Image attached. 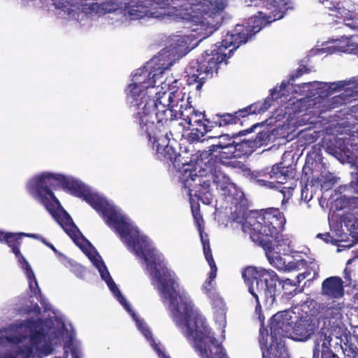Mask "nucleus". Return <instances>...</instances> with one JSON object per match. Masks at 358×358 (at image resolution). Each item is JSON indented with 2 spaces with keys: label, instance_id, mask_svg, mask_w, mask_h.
I'll list each match as a JSON object with an SVG mask.
<instances>
[{
  "label": "nucleus",
  "instance_id": "obj_3",
  "mask_svg": "<svg viewBox=\"0 0 358 358\" xmlns=\"http://www.w3.org/2000/svg\"><path fill=\"white\" fill-rule=\"evenodd\" d=\"M155 74L149 72L146 78L148 84L143 80L128 85L126 100L130 108L136 112L132 115V123L138 126L141 134L145 135L152 148L156 150L157 158L176 169L180 166L178 162L180 155L167 144L169 136H182L184 125L177 122L178 113L173 109L175 102L178 103L180 93L178 90L173 92H159L155 98L148 94L147 89L154 87Z\"/></svg>",
  "mask_w": 358,
  "mask_h": 358
},
{
  "label": "nucleus",
  "instance_id": "obj_47",
  "mask_svg": "<svg viewBox=\"0 0 358 358\" xmlns=\"http://www.w3.org/2000/svg\"><path fill=\"white\" fill-rule=\"evenodd\" d=\"M317 238L322 239L325 243H328L331 242V236L329 232L324 234H318Z\"/></svg>",
  "mask_w": 358,
  "mask_h": 358
},
{
  "label": "nucleus",
  "instance_id": "obj_31",
  "mask_svg": "<svg viewBox=\"0 0 358 358\" xmlns=\"http://www.w3.org/2000/svg\"><path fill=\"white\" fill-rule=\"evenodd\" d=\"M287 87V84L285 83H282L280 89L277 87H274L270 90V94L268 96L262 103H266L267 100L268 101L267 103L269 104V108L271 106L272 103L274 100L278 99L284 96V94L282 92V90H285Z\"/></svg>",
  "mask_w": 358,
  "mask_h": 358
},
{
  "label": "nucleus",
  "instance_id": "obj_9",
  "mask_svg": "<svg viewBox=\"0 0 358 358\" xmlns=\"http://www.w3.org/2000/svg\"><path fill=\"white\" fill-rule=\"evenodd\" d=\"M225 4L222 0H203L198 8L199 11L193 15L192 20L209 36L219 28Z\"/></svg>",
  "mask_w": 358,
  "mask_h": 358
},
{
  "label": "nucleus",
  "instance_id": "obj_49",
  "mask_svg": "<svg viewBox=\"0 0 358 358\" xmlns=\"http://www.w3.org/2000/svg\"><path fill=\"white\" fill-rule=\"evenodd\" d=\"M259 334H260V337H261V338H259V342L261 343L262 339L264 340L265 336H268V330L266 328H264V327H262L259 329Z\"/></svg>",
  "mask_w": 358,
  "mask_h": 358
},
{
  "label": "nucleus",
  "instance_id": "obj_33",
  "mask_svg": "<svg viewBox=\"0 0 358 358\" xmlns=\"http://www.w3.org/2000/svg\"><path fill=\"white\" fill-rule=\"evenodd\" d=\"M108 285L110 291L117 297L119 301L122 304L126 306L127 301L124 296L122 294L120 290L116 285L115 282L113 280L112 277H108V281L106 282Z\"/></svg>",
  "mask_w": 358,
  "mask_h": 358
},
{
  "label": "nucleus",
  "instance_id": "obj_48",
  "mask_svg": "<svg viewBox=\"0 0 358 358\" xmlns=\"http://www.w3.org/2000/svg\"><path fill=\"white\" fill-rule=\"evenodd\" d=\"M302 173L305 176V177H306L308 176V174H312L313 170L310 166H308L306 164L303 167Z\"/></svg>",
  "mask_w": 358,
  "mask_h": 358
},
{
  "label": "nucleus",
  "instance_id": "obj_53",
  "mask_svg": "<svg viewBox=\"0 0 358 358\" xmlns=\"http://www.w3.org/2000/svg\"><path fill=\"white\" fill-rule=\"evenodd\" d=\"M332 85H336L334 87V90L340 89V88L344 87V84L342 83V82H339L338 83H333Z\"/></svg>",
  "mask_w": 358,
  "mask_h": 358
},
{
  "label": "nucleus",
  "instance_id": "obj_38",
  "mask_svg": "<svg viewBox=\"0 0 358 358\" xmlns=\"http://www.w3.org/2000/svg\"><path fill=\"white\" fill-rule=\"evenodd\" d=\"M16 257L18 259V262L20 263L22 268L24 271L25 274L29 273L31 275H33V270L29 264V262L27 261L25 257L22 255L21 252L20 251L19 255H15Z\"/></svg>",
  "mask_w": 358,
  "mask_h": 358
},
{
  "label": "nucleus",
  "instance_id": "obj_20",
  "mask_svg": "<svg viewBox=\"0 0 358 358\" xmlns=\"http://www.w3.org/2000/svg\"><path fill=\"white\" fill-rule=\"evenodd\" d=\"M268 101H266V103H262V101L255 102L247 107L239 109L238 110L233 113L235 116H236L237 124L241 122V118H245L250 115L259 114L262 113H264L269 108V104L267 103Z\"/></svg>",
  "mask_w": 358,
  "mask_h": 358
},
{
  "label": "nucleus",
  "instance_id": "obj_18",
  "mask_svg": "<svg viewBox=\"0 0 358 358\" xmlns=\"http://www.w3.org/2000/svg\"><path fill=\"white\" fill-rule=\"evenodd\" d=\"M271 177L274 182V188L277 184H285L294 177V169L292 166H285L282 162L275 163L271 166Z\"/></svg>",
  "mask_w": 358,
  "mask_h": 358
},
{
  "label": "nucleus",
  "instance_id": "obj_25",
  "mask_svg": "<svg viewBox=\"0 0 358 358\" xmlns=\"http://www.w3.org/2000/svg\"><path fill=\"white\" fill-rule=\"evenodd\" d=\"M345 308L343 302L334 303V305L327 307L324 311V315L329 322L338 325L343 319V312Z\"/></svg>",
  "mask_w": 358,
  "mask_h": 358
},
{
  "label": "nucleus",
  "instance_id": "obj_27",
  "mask_svg": "<svg viewBox=\"0 0 358 358\" xmlns=\"http://www.w3.org/2000/svg\"><path fill=\"white\" fill-rule=\"evenodd\" d=\"M192 213L194 217V223L199 232V236H205L204 233V220L200 212V206L199 203L191 205Z\"/></svg>",
  "mask_w": 358,
  "mask_h": 358
},
{
  "label": "nucleus",
  "instance_id": "obj_24",
  "mask_svg": "<svg viewBox=\"0 0 358 358\" xmlns=\"http://www.w3.org/2000/svg\"><path fill=\"white\" fill-rule=\"evenodd\" d=\"M205 120L212 126V129L216 127H222L237 124L236 116L233 113H217L213 115L211 119H205Z\"/></svg>",
  "mask_w": 358,
  "mask_h": 358
},
{
  "label": "nucleus",
  "instance_id": "obj_5",
  "mask_svg": "<svg viewBox=\"0 0 358 358\" xmlns=\"http://www.w3.org/2000/svg\"><path fill=\"white\" fill-rule=\"evenodd\" d=\"M242 277L248 286L249 292L256 301L255 313L261 322L264 320L262 313L261 301L268 308L275 301L277 295L276 285L281 284L276 273L272 270L258 269L254 266H248L242 272Z\"/></svg>",
  "mask_w": 358,
  "mask_h": 358
},
{
  "label": "nucleus",
  "instance_id": "obj_1",
  "mask_svg": "<svg viewBox=\"0 0 358 358\" xmlns=\"http://www.w3.org/2000/svg\"><path fill=\"white\" fill-rule=\"evenodd\" d=\"M59 187L73 196L83 199L90 205L106 224L119 235L121 241L127 247L131 248L136 256L144 259L148 266H150L152 273H154L153 262H159L156 259L154 252L145 250L146 241L138 237V231L134 229L125 217L105 198L92 192L80 180L60 173L43 172L32 178L27 185L29 194L45 208L74 243L78 244V239L83 238V236L51 189Z\"/></svg>",
  "mask_w": 358,
  "mask_h": 358
},
{
  "label": "nucleus",
  "instance_id": "obj_44",
  "mask_svg": "<svg viewBox=\"0 0 358 358\" xmlns=\"http://www.w3.org/2000/svg\"><path fill=\"white\" fill-rule=\"evenodd\" d=\"M310 72V69H308L306 66L302 65L296 70V72L293 76V78H299L304 73H308Z\"/></svg>",
  "mask_w": 358,
  "mask_h": 358
},
{
  "label": "nucleus",
  "instance_id": "obj_50",
  "mask_svg": "<svg viewBox=\"0 0 358 358\" xmlns=\"http://www.w3.org/2000/svg\"><path fill=\"white\" fill-rule=\"evenodd\" d=\"M71 352L73 358H80L78 350L76 348H71Z\"/></svg>",
  "mask_w": 358,
  "mask_h": 358
},
{
  "label": "nucleus",
  "instance_id": "obj_51",
  "mask_svg": "<svg viewBox=\"0 0 358 358\" xmlns=\"http://www.w3.org/2000/svg\"><path fill=\"white\" fill-rule=\"evenodd\" d=\"M340 4L341 3H340L339 1H336L335 5L334 4V6L332 7L329 6V8L330 10H333L334 9V10H339L341 8V6Z\"/></svg>",
  "mask_w": 358,
  "mask_h": 358
},
{
  "label": "nucleus",
  "instance_id": "obj_7",
  "mask_svg": "<svg viewBox=\"0 0 358 358\" xmlns=\"http://www.w3.org/2000/svg\"><path fill=\"white\" fill-rule=\"evenodd\" d=\"M287 220L283 212L278 208H267L256 210V218L252 219V228L250 238L255 243L271 247V239L282 233Z\"/></svg>",
  "mask_w": 358,
  "mask_h": 358
},
{
  "label": "nucleus",
  "instance_id": "obj_58",
  "mask_svg": "<svg viewBox=\"0 0 358 358\" xmlns=\"http://www.w3.org/2000/svg\"><path fill=\"white\" fill-rule=\"evenodd\" d=\"M165 13H160V15H165Z\"/></svg>",
  "mask_w": 358,
  "mask_h": 358
},
{
  "label": "nucleus",
  "instance_id": "obj_13",
  "mask_svg": "<svg viewBox=\"0 0 358 358\" xmlns=\"http://www.w3.org/2000/svg\"><path fill=\"white\" fill-rule=\"evenodd\" d=\"M206 71L199 59L191 62L186 69L187 85H196V90L200 91L210 75Z\"/></svg>",
  "mask_w": 358,
  "mask_h": 358
},
{
  "label": "nucleus",
  "instance_id": "obj_29",
  "mask_svg": "<svg viewBox=\"0 0 358 358\" xmlns=\"http://www.w3.org/2000/svg\"><path fill=\"white\" fill-rule=\"evenodd\" d=\"M271 138L270 133L268 130L259 131L256 135L255 138H250L252 141L253 147L259 148L264 145H267Z\"/></svg>",
  "mask_w": 358,
  "mask_h": 358
},
{
  "label": "nucleus",
  "instance_id": "obj_6",
  "mask_svg": "<svg viewBox=\"0 0 358 358\" xmlns=\"http://www.w3.org/2000/svg\"><path fill=\"white\" fill-rule=\"evenodd\" d=\"M262 28V24L259 20H255L252 24L248 27L236 25L231 32L227 34L225 38L222 41L221 45L215 44L210 53L208 50H206L199 58L203 67L207 70L206 72L212 76L213 71H217L218 66L226 59L227 53L225 52L228 48L231 46L235 48H238L260 31Z\"/></svg>",
  "mask_w": 358,
  "mask_h": 358
},
{
  "label": "nucleus",
  "instance_id": "obj_57",
  "mask_svg": "<svg viewBox=\"0 0 358 358\" xmlns=\"http://www.w3.org/2000/svg\"><path fill=\"white\" fill-rule=\"evenodd\" d=\"M353 358H358V352H357V353H356V354L355 355V356L353 357Z\"/></svg>",
  "mask_w": 358,
  "mask_h": 358
},
{
  "label": "nucleus",
  "instance_id": "obj_36",
  "mask_svg": "<svg viewBox=\"0 0 358 358\" xmlns=\"http://www.w3.org/2000/svg\"><path fill=\"white\" fill-rule=\"evenodd\" d=\"M301 269H305V271L310 272V278L308 280H312L318 277L319 274V265L315 262H307V266Z\"/></svg>",
  "mask_w": 358,
  "mask_h": 358
},
{
  "label": "nucleus",
  "instance_id": "obj_46",
  "mask_svg": "<svg viewBox=\"0 0 358 358\" xmlns=\"http://www.w3.org/2000/svg\"><path fill=\"white\" fill-rule=\"evenodd\" d=\"M37 236V239L40 240L43 244L50 248L54 252H57V248L52 243L46 241L43 237L39 236V235Z\"/></svg>",
  "mask_w": 358,
  "mask_h": 358
},
{
  "label": "nucleus",
  "instance_id": "obj_45",
  "mask_svg": "<svg viewBox=\"0 0 358 358\" xmlns=\"http://www.w3.org/2000/svg\"><path fill=\"white\" fill-rule=\"evenodd\" d=\"M209 266L210 268V271L209 273L208 278L209 280L213 281L216 277L217 268L216 266V264L209 265Z\"/></svg>",
  "mask_w": 358,
  "mask_h": 358
},
{
  "label": "nucleus",
  "instance_id": "obj_11",
  "mask_svg": "<svg viewBox=\"0 0 358 358\" xmlns=\"http://www.w3.org/2000/svg\"><path fill=\"white\" fill-rule=\"evenodd\" d=\"M247 6H258L262 4L268 10V15L264 17L255 16L249 19L245 27H250L255 20H259L262 24V29L273 21L282 19L289 8L290 0H243Z\"/></svg>",
  "mask_w": 358,
  "mask_h": 358
},
{
  "label": "nucleus",
  "instance_id": "obj_2",
  "mask_svg": "<svg viewBox=\"0 0 358 358\" xmlns=\"http://www.w3.org/2000/svg\"><path fill=\"white\" fill-rule=\"evenodd\" d=\"M154 278L159 283V290L164 299H169L172 308V317L177 325L179 318L182 319L187 328L185 336L193 338L194 348L201 358H229L221 343L211 333L206 320L195 313L193 304L185 295L181 294L174 272L162 262L154 260ZM290 311H279L271 318V344L266 349L262 348V358H289L285 345L279 338L291 336L292 324Z\"/></svg>",
  "mask_w": 358,
  "mask_h": 358
},
{
  "label": "nucleus",
  "instance_id": "obj_21",
  "mask_svg": "<svg viewBox=\"0 0 358 358\" xmlns=\"http://www.w3.org/2000/svg\"><path fill=\"white\" fill-rule=\"evenodd\" d=\"M271 171V166H267L261 170L251 171L249 175L250 178L255 180L258 185L273 189L274 182L271 181L272 177Z\"/></svg>",
  "mask_w": 358,
  "mask_h": 358
},
{
  "label": "nucleus",
  "instance_id": "obj_15",
  "mask_svg": "<svg viewBox=\"0 0 358 358\" xmlns=\"http://www.w3.org/2000/svg\"><path fill=\"white\" fill-rule=\"evenodd\" d=\"M271 247L266 248L262 243H256L261 246L265 251L272 252L274 250L282 255H287L292 251V240L288 234L282 233L277 234L271 238Z\"/></svg>",
  "mask_w": 358,
  "mask_h": 358
},
{
  "label": "nucleus",
  "instance_id": "obj_41",
  "mask_svg": "<svg viewBox=\"0 0 358 358\" xmlns=\"http://www.w3.org/2000/svg\"><path fill=\"white\" fill-rule=\"evenodd\" d=\"M293 189H294L292 187H282L280 190L281 193L283 194V199L282 201V203L287 202L292 195V192Z\"/></svg>",
  "mask_w": 358,
  "mask_h": 358
},
{
  "label": "nucleus",
  "instance_id": "obj_34",
  "mask_svg": "<svg viewBox=\"0 0 358 358\" xmlns=\"http://www.w3.org/2000/svg\"><path fill=\"white\" fill-rule=\"evenodd\" d=\"M321 187L324 190L331 189L337 182V178L332 173H328L322 176Z\"/></svg>",
  "mask_w": 358,
  "mask_h": 358
},
{
  "label": "nucleus",
  "instance_id": "obj_40",
  "mask_svg": "<svg viewBox=\"0 0 358 358\" xmlns=\"http://www.w3.org/2000/svg\"><path fill=\"white\" fill-rule=\"evenodd\" d=\"M99 271L100 273L101 278L105 281H108V277H111L106 265L103 262H101V265L97 264Z\"/></svg>",
  "mask_w": 358,
  "mask_h": 358
},
{
  "label": "nucleus",
  "instance_id": "obj_43",
  "mask_svg": "<svg viewBox=\"0 0 358 358\" xmlns=\"http://www.w3.org/2000/svg\"><path fill=\"white\" fill-rule=\"evenodd\" d=\"M310 276V272L309 271H303V273H301L297 275L296 276V281L294 282V286L296 287L299 285L301 282L304 280L305 278Z\"/></svg>",
  "mask_w": 358,
  "mask_h": 358
},
{
  "label": "nucleus",
  "instance_id": "obj_42",
  "mask_svg": "<svg viewBox=\"0 0 358 358\" xmlns=\"http://www.w3.org/2000/svg\"><path fill=\"white\" fill-rule=\"evenodd\" d=\"M352 180L351 185L358 192V166H355V171L351 173Z\"/></svg>",
  "mask_w": 358,
  "mask_h": 358
},
{
  "label": "nucleus",
  "instance_id": "obj_23",
  "mask_svg": "<svg viewBox=\"0 0 358 358\" xmlns=\"http://www.w3.org/2000/svg\"><path fill=\"white\" fill-rule=\"evenodd\" d=\"M24 236L37 238V234H25V233H5L3 232L1 242L5 241L6 244L11 248L12 252L15 255L20 254V245L21 239Z\"/></svg>",
  "mask_w": 358,
  "mask_h": 358
},
{
  "label": "nucleus",
  "instance_id": "obj_26",
  "mask_svg": "<svg viewBox=\"0 0 358 358\" xmlns=\"http://www.w3.org/2000/svg\"><path fill=\"white\" fill-rule=\"evenodd\" d=\"M212 130V126L208 122L203 124L201 127L193 128L187 136V139L189 142H199L205 134Z\"/></svg>",
  "mask_w": 358,
  "mask_h": 358
},
{
  "label": "nucleus",
  "instance_id": "obj_37",
  "mask_svg": "<svg viewBox=\"0 0 358 358\" xmlns=\"http://www.w3.org/2000/svg\"><path fill=\"white\" fill-rule=\"evenodd\" d=\"M350 99V96L348 94H345L342 93L339 95L334 96L331 101V106L333 108L338 107L339 106L343 105L348 102Z\"/></svg>",
  "mask_w": 358,
  "mask_h": 358
},
{
  "label": "nucleus",
  "instance_id": "obj_54",
  "mask_svg": "<svg viewBox=\"0 0 358 358\" xmlns=\"http://www.w3.org/2000/svg\"><path fill=\"white\" fill-rule=\"evenodd\" d=\"M3 232L0 231V242H1V237H3Z\"/></svg>",
  "mask_w": 358,
  "mask_h": 358
},
{
  "label": "nucleus",
  "instance_id": "obj_16",
  "mask_svg": "<svg viewBox=\"0 0 358 358\" xmlns=\"http://www.w3.org/2000/svg\"><path fill=\"white\" fill-rule=\"evenodd\" d=\"M322 293L323 295L333 299L343 297L345 291L342 279L338 276L326 278L322 284Z\"/></svg>",
  "mask_w": 358,
  "mask_h": 358
},
{
  "label": "nucleus",
  "instance_id": "obj_10",
  "mask_svg": "<svg viewBox=\"0 0 358 358\" xmlns=\"http://www.w3.org/2000/svg\"><path fill=\"white\" fill-rule=\"evenodd\" d=\"M189 167V164H183L182 170L180 171L179 176V180L182 187L187 190L190 199L194 196L199 200H203L205 196L208 200L211 199L210 180L198 175L196 169Z\"/></svg>",
  "mask_w": 358,
  "mask_h": 358
},
{
  "label": "nucleus",
  "instance_id": "obj_35",
  "mask_svg": "<svg viewBox=\"0 0 358 358\" xmlns=\"http://www.w3.org/2000/svg\"><path fill=\"white\" fill-rule=\"evenodd\" d=\"M306 266H307V261L305 259L294 260L292 262H289L287 264L285 263V268H284V270L287 271L300 270Z\"/></svg>",
  "mask_w": 358,
  "mask_h": 358
},
{
  "label": "nucleus",
  "instance_id": "obj_28",
  "mask_svg": "<svg viewBox=\"0 0 358 358\" xmlns=\"http://www.w3.org/2000/svg\"><path fill=\"white\" fill-rule=\"evenodd\" d=\"M266 255L270 261V263L273 264L274 266L278 268V269H283L285 268V261L282 257V254L278 253L276 251H273L272 252H268V251H265Z\"/></svg>",
  "mask_w": 358,
  "mask_h": 358
},
{
  "label": "nucleus",
  "instance_id": "obj_55",
  "mask_svg": "<svg viewBox=\"0 0 358 358\" xmlns=\"http://www.w3.org/2000/svg\"><path fill=\"white\" fill-rule=\"evenodd\" d=\"M321 3H324V1H328V0H318Z\"/></svg>",
  "mask_w": 358,
  "mask_h": 358
},
{
  "label": "nucleus",
  "instance_id": "obj_17",
  "mask_svg": "<svg viewBox=\"0 0 358 358\" xmlns=\"http://www.w3.org/2000/svg\"><path fill=\"white\" fill-rule=\"evenodd\" d=\"M243 199L238 201L237 203H234L236 209L231 213V219L234 222L241 224L244 231H249L250 234L252 224L250 223L252 219L256 218V210L248 213V209L242 205L238 206V204L243 201Z\"/></svg>",
  "mask_w": 358,
  "mask_h": 358
},
{
  "label": "nucleus",
  "instance_id": "obj_19",
  "mask_svg": "<svg viewBox=\"0 0 358 358\" xmlns=\"http://www.w3.org/2000/svg\"><path fill=\"white\" fill-rule=\"evenodd\" d=\"M254 148L250 138L243 139L241 142H236L234 141L231 151L224 152L222 153L227 155L226 158H238L248 155L252 151Z\"/></svg>",
  "mask_w": 358,
  "mask_h": 358
},
{
  "label": "nucleus",
  "instance_id": "obj_56",
  "mask_svg": "<svg viewBox=\"0 0 358 358\" xmlns=\"http://www.w3.org/2000/svg\"><path fill=\"white\" fill-rule=\"evenodd\" d=\"M154 3H159V0H152Z\"/></svg>",
  "mask_w": 358,
  "mask_h": 358
},
{
  "label": "nucleus",
  "instance_id": "obj_32",
  "mask_svg": "<svg viewBox=\"0 0 358 358\" xmlns=\"http://www.w3.org/2000/svg\"><path fill=\"white\" fill-rule=\"evenodd\" d=\"M27 278L29 280V288L31 292V297L38 296L41 295V291L39 288L37 280L35 277L34 273L33 272V275H31L29 273H26Z\"/></svg>",
  "mask_w": 358,
  "mask_h": 358
},
{
  "label": "nucleus",
  "instance_id": "obj_22",
  "mask_svg": "<svg viewBox=\"0 0 358 358\" xmlns=\"http://www.w3.org/2000/svg\"><path fill=\"white\" fill-rule=\"evenodd\" d=\"M189 110H190L189 114L186 115L184 111L180 110L178 113L176 110H175L178 113V117L176 119V122L179 117L182 118L189 126H197L199 127H203V124H207V122L205 119H208L205 113H202L201 112H198L195 110L192 106L189 107Z\"/></svg>",
  "mask_w": 358,
  "mask_h": 358
},
{
  "label": "nucleus",
  "instance_id": "obj_30",
  "mask_svg": "<svg viewBox=\"0 0 358 358\" xmlns=\"http://www.w3.org/2000/svg\"><path fill=\"white\" fill-rule=\"evenodd\" d=\"M200 239H201L202 246H203V254H204L206 261L208 263V265L215 264L213 257V254H212V251H211V248H210V241L208 238V234H205V236H200Z\"/></svg>",
  "mask_w": 358,
  "mask_h": 358
},
{
  "label": "nucleus",
  "instance_id": "obj_59",
  "mask_svg": "<svg viewBox=\"0 0 358 358\" xmlns=\"http://www.w3.org/2000/svg\"><path fill=\"white\" fill-rule=\"evenodd\" d=\"M357 108H358V105H357Z\"/></svg>",
  "mask_w": 358,
  "mask_h": 358
},
{
  "label": "nucleus",
  "instance_id": "obj_52",
  "mask_svg": "<svg viewBox=\"0 0 358 358\" xmlns=\"http://www.w3.org/2000/svg\"><path fill=\"white\" fill-rule=\"evenodd\" d=\"M294 282H294L293 280H292L289 278H287L282 281V283H283L282 287H284V286L286 285H290L292 286H294Z\"/></svg>",
  "mask_w": 358,
  "mask_h": 358
},
{
  "label": "nucleus",
  "instance_id": "obj_39",
  "mask_svg": "<svg viewBox=\"0 0 358 358\" xmlns=\"http://www.w3.org/2000/svg\"><path fill=\"white\" fill-rule=\"evenodd\" d=\"M203 291L204 294L210 299H213L216 294L215 288L213 285V282L210 280L205 281L203 285Z\"/></svg>",
  "mask_w": 358,
  "mask_h": 358
},
{
  "label": "nucleus",
  "instance_id": "obj_4",
  "mask_svg": "<svg viewBox=\"0 0 358 358\" xmlns=\"http://www.w3.org/2000/svg\"><path fill=\"white\" fill-rule=\"evenodd\" d=\"M24 326L29 332V342L26 343L20 337L3 336L0 331V346L9 344L0 358H35L52 353L53 348L47 340L48 334L42 319L27 320Z\"/></svg>",
  "mask_w": 358,
  "mask_h": 358
},
{
  "label": "nucleus",
  "instance_id": "obj_12",
  "mask_svg": "<svg viewBox=\"0 0 358 358\" xmlns=\"http://www.w3.org/2000/svg\"><path fill=\"white\" fill-rule=\"evenodd\" d=\"M259 124L257 123L253 124L250 129L240 131L238 133H234L231 136L229 134H221L219 137V142L217 144L212 145L209 146L208 151H203L200 154V159L198 161H207L211 156H216L213 155L215 152L217 150V149H227L229 151H231V148L234 143V138L238 136H242L246 135L247 134L251 133L253 130L259 126ZM223 152H220L219 156H221L222 159Z\"/></svg>",
  "mask_w": 358,
  "mask_h": 358
},
{
  "label": "nucleus",
  "instance_id": "obj_8",
  "mask_svg": "<svg viewBox=\"0 0 358 358\" xmlns=\"http://www.w3.org/2000/svg\"><path fill=\"white\" fill-rule=\"evenodd\" d=\"M203 171L209 172L213 176V182L217 189H219L222 194L231 203H237L244 199L243 192L238 188L231 178L221 169L223 161L221 156H211L207 161H198Z\"/></svg>",
  "mask_w": 358,
  "mask_h": 358
},
{
  "label": "nucleus",
  "instance_id": "obj_14",
  "mask_svg": "<svg viewBox=\"0 0 358 358\" xmlns=\"http://www.w3.org/2000/svg\"><path fill=\"white\" fill-rule=\"evenodd\" d=\"M315 331V325L309 319L301 317L292 324L291 336L299 341L308 340Z\"/></svg>",
  "mask_w": 358,
  "mask_h": 358
}]
</instances>
